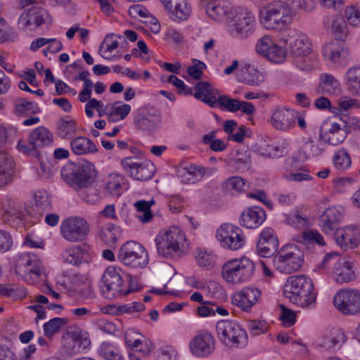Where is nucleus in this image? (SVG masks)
Here are the masks:
<instances>
[{
  "label": "nucleus",
  "mask_w": 360,
  "mask_h": 360,
  "mask_svg": "<svg viewBox=\"0 0 360 360\" xmlns=\"http://www.w3.org/2000/svg\"><path fill=\"white\" fill-rule=\"evenodd\" d=\"M312 280L306 275L290 276L283 287V295L289 300L302 307H314L316 295L313 291Z\"/></svg>",
  "instance_id": "obj_1"
},
{
  "label": "nucleus",
  "mask_w": 360,
  "mask_h": 360,
  "mask_svg": "<svg viewBox=\"0 0 360 360\" xmlns=\"http://www.w3.org/2000/svg\"><path fill=\"white\" fill-rule=\"evenodd\" d=\"M60 173L63 181L75 191L93 186L98 174L95 165L87 160L68 164L61 169Z\"/></svg>",
  "instance_id": "obj_2"
},
{
  "label": "nucleus",
  "mask_w": 360,
  "mask_h": 360,
  "mask_svg": "<svg viewBox=\"0 0 360 360\" xmlns=\"http://www.w3.org/2000/svg\"><path fill=\"white\" fill-rule=\"evenodd\" d=\"M293 13L283 1H274L263 6L259 12L261 24L269 30H282L291 24Z\"/></svg>",
  "instance_id": "obj_3"
},
{
  "label": "nucleus",
  "mask_w": 360,
  "mask_h": 360,
  "mask_svg": "<svg viewBox=\"0 0 360 360\" xmlns=\"http://www.w3.org/2000/svg\"><path fill=\"white\" fill-rule=\"evenodd\" d=\"M155 244L158 254L165 258L181 256L188 246L184 233L176 226L160 232L155 238Z\"/></svg>",
  "instance_id": "obj_4"
},
{
  "label": "nucleus",
  "mask_w": 360,
  "mask_h": 360,
  "mask_svg": "<svg viewBox=\"0 0 360 360\" xmlns=\"http://www.w3.org/2000/svg\"><path fill=\"white\" fill-rule=\"evenodd\" d=\"M216 333L219 340L224 346L231 349H242L248 342L245 328L237 321L222 319L216 323Z\"/></svg>",
  "instance_id": "obj_5"
},
{
  "label": "nucleus",
  "mask_w": 360,
  "mask_h": 360,
  "mask_svg": "<svg viewBox=\"0 0 360 360\" xmlns=\"http://www.w3.org/2000/svg\"><path fill=\"white\" fill-rule=\"evenodd\" d=\"M255 270V263L250 258L242 257L226 262L221 268V276L229 284H240L250 281Z\"/></svg>",
  "instance_id": "obj_6"
},
{
  "label": "nucleus",
  "mask_w": 360,
  "mask_h": 360,
  "mask_svg": "<svg viewBox=\"0 0 360 360\" xmlns=\"http://www.w3.org/2000/svg\"><path fill=\"white\" fill-rule=\"evenodd\" d=\"M304 252L295 244L281 247L273 257L274 267L282 274H290L298 271L304 262Z\"/></svg>",
  "instance_id": "obj_7"
},
{
  "label": "nucleus",
  "mask_w": 360,
  "mask_h": 360,
  "mask_svg": "<svg viewBox=\"0 0 360 360\" xmlns=\"http://www.w3.org/2000/svg\"><path fill=\"white\" fill-rule=\"evenodd\" d=\"M255 26L256 20L252 13L245 8L237 7L230 19L228 30L232 37L243 39L254 33Z\"/></svg>",
  "instance_id": "obj_8"
},
{
  "label": "nucleus",
  "mask_w": 360,
  "mask_h": 360,
  "mask_svg": "<svg viewBox=\"0 0 360 360\" xmlns=\"http://www.w3.org/2000/svg\"><path fill=\"white\" fill-rule=\"evenodd\" d=\"M15 272L26 282L34 284L44 274V268L36 255L20 253L15 260Z\"/></svg>",
  "instance_id": "obj_9"
},
{
  "label": "nucleus",
  "mask_w": 360,
  "mask_h": 360,
  "mask_svg": "<svg viewBox=\"0 0 360 360\" xmlns=\"http://www.w3.org/2000/svg\"><path fill=\"white\" fill-rule=\"evenodd\" d=\"M118 260L131 268H144L148 263V252L144 247L135 241H127L120 248Z\"/></svg>",
  "instance_id": "obj_10"
},
{
  "label": "nucleus",
  "mask_w": 360,
  "mask_h": 360,
  "mask_svg": "<svg viewBox=\"0 0 360 360\" xmlns=\"http://www.w3.org/2000/svg\"><path fill=\"white\" fill-rule=\"evenodd\" d=\"M91 345L89 333L79 328H70L63 335L61 351L66 356H72L86 349Z\"/></svg>",
  "instance_id": "obj_11"
},
{
  "label": "nucleus",
  "mask_w": 360,
  "mask_h": 360,
  "mask_svg": "<svg viewBox=\"0 0 360 360\" xmlns=\"http://www.w3.org/2000/svg\"><path fill=\"white\" fill-rule=\"evenodd\" d=\"M89 231V223L80 217H70L65 219L60 229L62 237L71 243L83 241L86 239Z\"/></svg>",
  "instance_id": "obj_12"
},
{
  "label": "nucleus",
  "mask_w": 360,
  "mask_h": 360,
  "mask_svg": "<svg viewBox=\"0 0 360 360\" xmlns=\"http://www.w3.org/2000/svg\"><path fill=\"white\" fill-rule=\"evenodd\" d=\"M216 238L222 248L233 251L242 248L246 242L241 229L229 223L223 224L217 229Z\"/></svg>",
  "instance_id": "obj_13"
},
{
  "label": "nucleus",
  "mask_w": 360,
  "mask_h": 360,
  "mask_svg": "<svg viewBox=\"0 0 360 360\" xmlns=\"http://www.w3.org/2000/svg\"><path fill=\"white\" fill-rule=\"evenodd\" d=\"M335 307L345 315H356L360 313V292L356 289H342L334 296Z\"/></svg>",
  "instance_id": "obj_14"
},
{
  "label": "nucleus",
  "mask_w": 360,
  "mask_h": 360,
  "mask_svg": "<svg viewBox=\"0 0 360 360\" xmlns=\"http://www.w3.org/2000/svg\"><path fill=\"white\" fill-rule=\"evenodd\" d=\"M122 271L120 268L108 267L103 274L101 285L102 295L107 299H114L123 294Z\"/></svg>",
  "instance_id": "obj_15"
},
{
  "label": "nucleus",
  "mask_w": 360,
  "mask_h": 360,
  "mask_svg": "<svg viewBox=\"0 0 360 360\" xmlns=\"http://www.w3.org/2000/svg\"><path fill=\"white\" fill-rule=\"evenodd\" d=\"M121 165L130 176L137 181L149 180L155 174V167L153 162L148 160L140 161L136 157L123 158Z\"/></svg>",
  "instance_id": "obj_16"
},
{
  "label": "nucleus",
  "mask_w": 360,
  "mask_h": 360,
  "mask_svg": "<svg viewBox=\"0 0 360 360\" xmlns=\"http://www.w3.org/2000/svg\"><path fill=\"white\" fill-rule=\"evenodd\" d=\"M145 309L142 302H134L123 305L116 306L113 304L105 305L99 308L98 311H92L86 307L74 308L70 311L72 315H85L86 314H98L99 313L107 315H119L120 314H131L141 312Z\"/></svg>",
  "instance_id": "obj_17"
},
{
  "label": "nucleus",
  "mask_w": 360,
  "mask_h": 360,
  "mask_svg": "<svg viewBox=\"0 0 360 360\" xmlns=\"http://www.w3.org/2000/svg\"><path fill=\"white\" fill-rule=\"evenodd\" d=\"M215 339L207 330H198L191 339L188 347L191 353L199 358L210 355L215 349Z\"/></svg>",
  "instance_id": "obj_18"
},
{
  "label": "nucleus",
  "mask_w": 360,
  "mask_h": 360,
  "mask_svg": "<svg viewBox=\"0 0 360 360\" xmlns=\"http://www.w3.org/2000/svg\"><path fill=\"white\" fill-rule=\"evenodd\" d=\"M53 139L52 133L47 128L39 127L30 133L27 144L25 141H19L18 148L20 151L24 153L31 154L37 148L51 144Z\"/></svg>",
  "instance_id": "obj_19"
},
{
  "label": "nucleus",
  "mask_w": 360,
  "mask_h": 360,
  "mask_svg": "<svg viewBox=\"0 0 360 360\" xmlns=\"http://www.w3.org/2000/svg\"><path fill=\"white\" fill-rule=\"evenodd\" d=\"M348 133L345 122H330L328 127H321L319 141L324 144L338 146L345 140Z\"/></svg>",
  "instance_id": "obj_20"
},
{
  "label": "nucleus",
  "mask_w": 360,
  "mask_h": 360,
  "mask_svg": "<svg viewBox=\"0 0 360 360\" xmlns=\"http://www.w3.org/2000/svg\"><path fill=\"white\" fill-rule=\"evenodd\" d=\"M334 239L342 250H352L360 245V225L345 226L335 230Z\"/></svg>",
  "instance_id": "obj_21"
},
{
  "label": "nucleus",
  "mask_w": 360,
  "mask_h": 360,
  "mask_svg": "<svg viewBox=\"0 0 360 360\" xmlns=\"http://www.w3.org/2000/svg\"><path fill=\"white\" fill-rule=\"evenodd\" d=\"M278 244L275 231L271 228L266 227L258 236L257 252L260 257H269L278 250Z\"/></svg>",
  "instance_id": "obj_22"
},
{
  "label": "nucleus",
  "mask_w": 360,
  "mask_h": 360,
  "mask_svg": "<svg viewBox=\"0 0 360 360\" xmlns=\"http://www.w3.org/2000/svg\"><path fill=\"white\" fill-rule=\"evenodd\" d=\"M234 8L229 0H212L207 4L205 11L207 15L216 20H230L233 16Z\"/></svg>",
  "instance_id": "obj_23"
},
{
  "label": "nucleus",
  "mask_w": 360,
  "mask_h": 360,
  "mask_svg": "<svg viewBox=\"0 0 360 360\" xmlns=\"http://www.w3.org/2000/svg\"><path fill=\"white\" fill-rule=\"evenodd\" d=\"M168 16L174 21L186 20L191 13L186 0H160Z\"/></svg>",
  "instance_id": "obj_24"
},
{
  "label": "nucleus",
  "mask_w": 360,
  "mask_h": 360,
  "mask_svg": "<svg viewBox=\"0 0 360 360\" xmlns=\"http://www.w3.org/2000/svg\"><path fill=\"white\" fill-rule=\"evenodd\" d=\"M290 52L296 57L305 56L310 52L311 44L308 37L297 30H290L288 39L285 40Z\"/></svg>",
  "instance_id": "obj_25"
},
{
  "label": "nucleus",
  "mask_w": 360,
  "mask_h": 360,
  "mask_svg": "<svg viewBox=\"0 0 360 360\" xmlns=\"http://www.w3.org/2000/svg\"><path fill=\"white\" fill-rule=\"evenodd\" d=\"M343 218V210L340 207H330L324 210L319 219L322 231L330 234Z\"/></svg>",
  "instance_id": "obj_26"
},
{
  "label": "nucleus",
  "mask_w": 360,
  "mask_h": 360,
  "mask_svg": "<svg viewBox=\"0 0 360 360\" xmlns=\"http://www.w3.org/2000/svg\"><path fill=\"white\" fill-rule=\"evenodd\" d=\"M265 219V211L259 206H252L241 213L240 224L247 229H256L260 226Z\"/></svg>",
  "instance_id": "obj_27"
},
{
  "label": "nucleus",
  "mask_w": 360,
  "mask_h": 360,
  "mask_svg": "<svg viewBox=\"0 0 360 360\" xmlns=\"http://www.w3.org/2000/svg\"><path fill=\"white\" fill-rule=\"evenodd\" d=\"M49 15L48 12L40 7H32L25 11L18 19V24L22 25L23 28L30 25H34L38 27L41 25L48 18Z\"/></svg>",
  "instance_id": "obj_28"
},
{
  "label": "nucleus",
  "mask_w": 360,
  "mask_h": 360,
  "mask_svg": "<svg viewBox=\"0 0 360 360\" xmlns=\"http://www.w3.org/2000/svg\"><path fill=\"white\" fill-rule=\"evenodd\" d=\"M333 274L335 281L339 283H348L356 278L354 264L345 257L336 262Z\"/></svg>",
  "instance_id": "obj_29"
},
{
  "label": "nucleus",
  "mask_w": 360,
  "mask_h": 360,
  "mask_svg": "<svg viewBox=\"0 0 360 360\" xmlns=\"http://www.w3.org/2000/svg\"><path fill=\"white\" fill-rule=\"evenodd\" d=\"M271 122L275 129L287 131L295 126V116L290 110L276 109L271 115Z\"/></svg>",
  "instance_id": "obj_30"
},
{
  "label": "nucleus",
  "mask_w": 360,
  "mask_h": 360,
  "mask_svg": "<svg viewBox=\"0 0 360 360\" xmlns=\"http://www.w3.org/2000/svg\"><path fill=\"white\" fill-rule=\"evenodd\" d=\"M191 300L201 303V306L197 309L198 315H229V311L223 306L214 302L204 301L202 295L199 292H195L191 295Z\"/></svg>",
  "instance_id": "obj_31"
},
{
  "label": "nucleus",
  "mask_w": 360,
  "mask_h": 360,
  "mask_svg": "<svg viewBox=\"0 0 360 360\" xmlns=\"http://www.w3.org/2000/svg\"><path fill=\"white\" fill-rule=\"evenodd\" d=\"M261 295L260 290L255 287H248L243 288L238 295V299L234 298L237 302V306L243 311L248 312Z\"/></svg>",
  "instance_id": "obj_32"
},
{
  "label": "nucleus",
  "mask_w": 360,
  "mask_h": 360,
  "mask_svg": "<svg viewBox=\"0 0 360 360\" xmlns=\"http://www.w3.org/2000/svg\"><path fill=\"white\" fill-rule=\"evenodd\" d=\"M51 202L46 194H34V203L27 210V214L35 221H40L44 214L51 210Z\"/></svg>",
  "instance_id": "obj_33"
},
{
  "label": "nucleus",
  "mask_w": 360,
  "mask_h": 360,
  "mask_svg": "<svg viewBox=\"0 0 360 360\" xmlns=\"http://www.w3.org/2000/svg\"><path fill=\"white\" fill-rule=\"evenodd\" d=\"M70 146L71 151L76 155L94 154L98 152L94 141L86 136H81L72 139Z\"/></svg>",
  "instance_id": "obj_34"
},
{
  "label": "nucleus",
  "mask_w": 360,
  "mask_h": 360,
  "mask_svg": "<svg viewBox=\"0 0 360 360\" xmlns=\"http://www.w3.org/2000/svg\"><path fill=\"white\" fill-rule=\"evenodd\" d=\"M144 337L134 328H129L125 332V342L128 347L132 350L147 355L150 350L149 345L143 342Z\"/></svg>",
  "instance_id": "obj_35"
},
{
  "label": "nucleus",
  "mask_w": 360,
  "mask_h": 360,
  "mask_svg": "<svg viewBox=\"0 0 360 360\" xmlns=\"http://www.w3.org/2000/svg\"><path fill=\"white\" fill-rule=\"evenodd\" d=\"M216 93L217 90L213 89L210 83L200 82L197 83L192 95L196 99L214 107L217 104Z\"/></svg>",
  "instance_id": "obj_36"
},
{
  "label": "nucleus",
  "mask_w": 360,
  "mask_h": 360,
  "mask_svg": "<svg viewBox=\"0 0 360 360\" xmlns=\"http://www.w3.org/2000/svg\"><path fill=\"white\" fill-rule=\"evenodd\" d=\"M265 79V74L254 65L246 64L240 69L241 82L249 86H259Z\"/></svg>",
  "instance_id": "obj_37"
},
{
  "label": "nucleus",
  "mask_w": 360,
  "mask_h": 360,
  "mask_svg": "<svg viewBox=\"0 0 360 360\" xmlns=\"http://www.w3.org/2000/svg\"><path fill=\"white\" fill-rule=\"evenodd\" d=\"M77 127L75 119L70 115H65L58 120L56 134L61 139H72L77 131Z\"/></svg>",
  "instance_id": "obj_38"
},
{
  "label": "nucleus",
  "mask_w": 360,
  "mask_h": 360,
  "mask_svg": "<svg viewBox=\"0 0 360 360\" xmlns=\"http://www.w3.org/2000/svg\"><path fill=\"white\" fill-rule=\"evenodd\" d=\"M89 247L88 245L73 246L65 250L62 256L65 262L78 266L79 265L84 257L87 255Z\"/></svg>",
  "instance_id": "obj_39"
},
{
  "label": "nucleus",
  "mask_w": 360,
  "mask_h": 360,
  "mask_svg": "<svg viewBox=\"0 0 360 360\" xmlns=\"http://www.w3.org/2000/svg\"><path fill=\"white\" fill-rule=\"evenodd\" d=\"M319 94L338 95L341 92V85L332 75L323 74L320 77V83L317 89Z\"/></svg>",
  "instance_id": "obj_40"
},
{
  "label": "nucleus",
  "mask_w": 360,
  "mask_h": 360,
  "mask_svg": "<svg viewBox=\"0 0 360 360\" xmlns=\"http://www.w3.org/2000/svg\"><path fill=\"white\" fill-rule=\"evenodd\" d=\"M14 162L3 150H0V184L6 185L11 182L13 175Z\"/></svg>",
  "instance_id": "obj_41"
},
{
  "label": "nucleus",
  "mask_w": 360,
  "mask_h": 360,
  "mask_svg": "<svg viewBox=\"0 0 360 360\" xmlns=\"http://www.w3.org/2000/svg\"><path fill=\"white\" fill-rule=\"evenodd\" d=\"M249 188V182L238 176L229 177L222 184L224 191L233 195L244 193L247 191Z\"/></svg>",
  "instance_id": "obj_42"
},
{
  "label": "nucleus",
  "mask_w": 360,
  "mask_h": 360,
  "mask_svg": "<svg viewBox=\"0 0 360 360\" xmlns=\"http://www.w3.org/2000/svg\"><path fill=\"white\" fill-rule=\"evenodd\" d=\"M98 352L105 360H125L119 347L109 340L101 343Z\"/></svg>",
  "instance_id": "obj_43"
},
{
  "label": "nucleus",
  "mask_w": 360,
  "mask_h": 360,
  "mask_svg": "<svg viewBox=\"0 0 360 360\" xmlns=\"http://www.w3.org/2000/svg\"><path fill=\"white\" fill-rule=\"evenodd\" d=\"M228 165L239 172L248 170L251 165L250 152L248 150L237 151Z\"/></svg>",
  "instance_id": "obj_44"
},
{
  "label": "nucleus",
  "mask_w": 360,
  "mask_h": 360,
  "mask_svg": "<svg viewBox=\"0 0 360 360\" xmlns=\"http://www.w3.org/2000/svg\"><path fill=\"white\" fill-rule=\"evenodd\" d=\"M14 113L18 116H27L30 114H36L40 112L37 103L30 102L25 98H18L13 102Z\"/></svg>",
  "instance_id": "obj_45"
},
{
  "label": "nucleus",
  "mask_w": 360,
  "mask_h": 360,
  "mask_svg": "<svg viewBox=\"0 0 360 360\" xmlns=\"http://www.w3.org/2000/svg\"><path fill=\"white\" fill-rule=\"evenodd\" d=\"M323 143H316L311 138L306 139L300 148L299 153L305 159L321 155L325 151Z\"/></svg>",
  "instance_id": "obj_46"
},
{
  "label": "nucleus",
  "mask_w": 360,
  "mask_h": 360,
  "mask_svg": "<svg viewBox=\"0 0 360 360\" xmlns=\"http://www.w3.org/2000/svg\"><path fill=\"white\" fill-rule=\"evenodd\" d=\"M346 84L350 93L360 96V65L349 68L345 75Z\"/></svg>",
  "instance_id": "obj_47"
},
{
  "label": "nucleus",
  "mask_w": 360,
  "mask_h": 360,
  "mask_svg": "<svg viewBox=\"0 0 360 360\" xmlns=\"http://www.w3.org/2000/svg\"><path fill=\"white\" fill-rule=\"evenodd\" d=\"M178 177L184 184H195L199 181L198 165L191 164L178 170Z\"/></svg>",
  "instance_id": "obj_48"
},
{
  "label": "nucleus",
  "mask_w": 360,
  "mask_h": 360,
  "mask_svg": "<svg viewBox=\"0 0 360 360\" xmlns=\"http://www.w3.org/2000/svg\"><path fill=\"white\" fill-rule=\"evenodd\" d=\"M153 204H155L154 200L148 201L138 200L134 202V205L139 213L136 217L142 223H147L153 219V214L151 212L150 207Z\"/></svg>",
  "instance_id": "obj_49"
},
{
  "label": "nucleus",
  "mask_w": 360,
  "mask_h": 360,
  "mask_svg": "<svg viewBox=\"0 0 360 360\" xmlns=\"http://www.w3.org/2000/svg\"><path fill=\"white\" fill-rule=\"evenodd\" d=\"M68 319L65 318L54 317L45 323L43 326L44 335L51 340L56 333L60 332V329L66 325Z\"/></svg>",
  "instance_id": "obj_50"
},
{
  "label": "nucleus",
  "mask_w": 360,
  "mask_h": 360,
  "mask_svg": "<svg viewBox=\"0 0 360 360\" xmlns=\"http://www.w3.org/2000/svg\"><path fill=\"white\" fill-rule=\"evenodd\" d=\"M195 259L199 266L210 269L216 264L217 255L212 252L198 249Z\"/></svg>",
  "instance_id": "obj_51"
},
{
  "label": "nucleus",
  "mask_w": 360,
  "mask_h": 360,
  "mask_svg": "<svg viewBox=\"0 0 360 360\" xmlns=\"http://www.w3.org/2000/svg\"><path fill=\"white\" fill-rule=\"evenodd\" d=\"M160 119L158 116L153 115H146L139 119L136 122L139 128L146 130L149 132L156 131L160 125Z\"/></svg>",
  "instance_id": "obj_52"
},
{
  "label": "nucleus",
  "mask_w": 360,
  "mask_h": 360,
  "mask_svg": "<svg viewBox=\"0 0 360 360\" xmlns=\"http://www.w3.org/2000/svg\"><path fill=\"white\" fill-rule=\"evenodd\" d=\"M333 162L338 170H345L351 166L352 160L348 152L342 148L335 153Z\"/></svg>",
  "instance_id": "obj_53"
},
{
  "label": "nucleus",
  "mask_w": 360,
  "mask_h": 360,
  "mask_svg": "<svg viewBox=\"0 0 360 360\" xmlns=\"http://www.w3.org/2000/svg\"><path fill=\"white\" fill-rule=\"evenodd\" d=\"M114 36L115 34L112 33L107 34L99 48L101 56L106 60H111V57L106 56V53H112L118 47L119 43L117 40L113 39Z\"/></svg>",
  "instance_id": "obj_54"
},
{
  "label": "nucleus",
  "mask_w": 360,
  "mask_h": 360,
  "mask_svg": "<svg viewBox=\"0 0 360 360\" xmlns=\"http://www.w3.org/2000/svg\"><path fill=\"white\" fill-rule=\"evenodd\" d=\"M4 207L6 209V212L10 216H13L16 218H21L23 217L25 207L23 205L17 200L8 199L6 202L4 203Z\"/></svg>",
  "instance_id": "obj_55"
},
{
  "label": "nucleus",
  "mask_w": 360,
  "mask_h": 360,
  "mask_svg": "<svg viewBox=\"0 0 360 360\" xmlns=\"http://www.w3.org/2000/svg\"><path fill=\"white\" fill-rule=\"evenodd\" d=\"M342 53L343 51L340 48L335 47L333 44L326 45L323 49L324 58L333 63H340Z\"/></svg>",
  "instance_id": "obj_56"
},
{
  "label": "nucleus",
  "mask_w": 360,
  "mask_h": 360,
  "mask_svg": "<svg viewBox=\"0 0 360 360\" xmlns=\"http://www.w3.org/2000/svg\"><path fill=\"white\" fill-rule=\"evenodd\" d=\"M123 181V177L119 174H111L108 177L106 184V189L110 195L119 196L120 195L121 184Z\"/></svg>",
  "instance_id": "obj_57"
},
{
  "label": "nucleus",
  "mask_w": 360,
  "mask_h": 360,
  "mask_svg": "<svg viewBox=\"0 0 360 360\" xmlns=\"http://www.w3.org/2000/svg\"><path fill=\"white\" fill-rule=\"evenodd\" d=\"M285 222L296 228H302L307 224V219L300 213L299 211L295 210L289 214H284Z\"/></svg>",
  "instance_id": "obj_58"
},
{
  "label": "nucleus",
  "mask_w": 360,
  "mask_h": 360,
  "mask_svg": "<svg viewBox=\"0 0 360 360\" xmlns=\"http://www.w3.org/2000/svg\"><path fill=\"white\" fill-rule=\"evenodd\" d=\"M345 14L351 25L354 27L360 26V6L354 5L347 6Z\"/></svg>",
  "instance_id": "obj_59"
},
{
  "label": "nucleus",
  "mask_w": 360,
  "mask_h": 360,
  "mask_svg": "<svg viewBox=\"0 0 360 360\" xmlns=\"http://www.w3.org/2000/svg\"><path fill=\"white\" fill-rule=\"evenodd\" d=\"M219 103L226 110L229 112H236L239 110L240 101L236 98H231L226 95L219 96L217 99V103Z\"/></svg>",
  "instance_id": "obj_60"
},
{
  "label": "nucleus",
  "mask_w": 360,
  "mask_h": 360,
  "mask_svg": "<svg viewBox=\"0 0 360 360\" xmlns=\"http://www.w3.org/2000/svg\"><path fill=\"white\" fill-rule=\"evenodd\" d=\"M206 68L207 66L203 62L198 59H193L192 65L187 68V73L191 77L198 80L202 77L203 74L202 70L206 69Z\"/></svg>",
  "instance_id": "obj_61"
},
{
  "label": "nucleus",
  "mask_w": 360,
  "mask_h": 360,
  "mask_svg": "<svg viewBox=\"0 0 360 360\" xmlns=\"http://www.w3.org/2000/svg\"><path fill=\"white\" fill-rule=\"evenodd\" d=\"M274 44L269 36L264 35L258 40L255 46V51L258 54L265 57Z\"/></svg>",
  "instance_id": "obj_62"
},
{
  "label": "nucleus",
  "mask_w": 360,
  "mask_h": 360,
  "mask_svg": "<svg viewBox=\"0 0 360 360\" xmlns=\"http://www.w3.org/2000/svg\"><path fill=\"white\" fill-rule=\"evenodd\" d=\"M81 199L89 204H95L99 200V196L93 186L80 191H75Z\"/></svg>",
  "instance_id": "obj_63"
},
{
  "label": "nucleus",
  "mask_w": 360,
  "mask_h": 360,
  "mask_svg": "<svg viewBox=\"0 0 360 360\" xmlns=\"http://www.w3.org/2000/svg\"><path fill=\"white\" fill-rule=\"evenodd\" d=\"M157 360H176V351L169 345H165L156 351Z\"/></svg>",
  "instance_id": "obj_64"
}]
</instances>
